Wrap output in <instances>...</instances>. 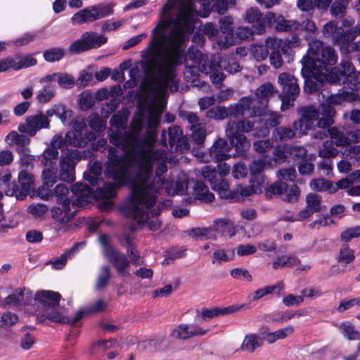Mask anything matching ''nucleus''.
Returning a JSON list of instances; mask_svg holds the SVG:
<instances>
[{"instance_id":"obj_28","label":"nucleus","mask_w":360,"mask_h":360,"mask_svg":"<svg viewBox=\"0 0 360 360\" xmlns=\"http://www.w3.org/2000/svg\"><path fill=\"white\" fill-rule=\"evenodd\" d=\"M46 114L49 117L56 115L59 117L64 125L70 126L73 121V112L68 109L63 104L58 103L53 105L50 109L46 110Z\"/></svg>"},{"instance_id":"obj_32","label":"nucleus","mask_w":360,"mask_h":360,"mask_svg":"<svg viewBox=\"0 0 360 360\" xmlns=\"http://www.w3.org/2000/svg\"><path fill=\"white\" fill-rule=\"evenodd\" d=\"M96 20H98V13L94 6H89L79 11L74 14L71 18L73 25L91 22Z\"/></svg>"},{"instance_id":"obj_27","label":"nucleus","mask_w":360,"mask_h":360,"mask_svg":"<svg viewBox=\"0 0 360 360\" xmlns=\"http://www.w3.org/2000/svg\"><path fill=\"white\" fill-rule=\"evenodd\" d=\"M61 295L58 292L51 290L38 291L34 295V300L41 303L45 309L53 307H58Z\"/></svg>"},{"instance_id":"obj_29","label":"nucleus","mask_w":360,"mask_h":360,"mask_svg":"<svg viewBox=\"0 0 360 360\" xmlns=\"http://www.w3.org/2000/svg\"><path fill=\"white\" fill-rule=\"evenodd\" d=\"M266 44L270 49L269 56L271 65L276 69L281 68L283 63L280 51L281 41H278L276 38H268Z\"/></svg>"},{"instance_id":"obj_35","label":"nucleus","mask_w":360,"mask_h":360,"mask_svg":"<svg viewBox=\"0 0 360 360\" xmlns=\"http://www.w3.org/2000/svg\"><path fill=\"white\" fill-rule=\"evenodd\" d=\"M219 24L220 31L223 33H227L224 39L219 40L217 42L218 48L223 50L232 45V43L229 41V34L233 31L231 18L229 16H224L219 20Z\"/></svg>"},{"instance_id":"obj_49","label":"nucleus","mask_w":360,"mask_h":360,"mask_svg":"<svg viewBox=\"0 0 360 360\" xmlns=\"http://www.w3.org/2000/svg\"><path fill=\"white\" fill-rule=\"evenodd\" d=\"M57 178L56 164L54 166H48L42 172L43 185L46 187H52L57 182Z\"/></svg>"},{"instance_id":"obj_23","label":"nucleus","mask_w":360,"mask_h":360,"mask_svg":"<svg viewBox=\"0 0 360 360\" xmlns=\"http://www.w3.org/2000/svg\"><path fill=\"white\" fill-rule=\"evenodd\" d=\"M51 82H56L58 86L64 89H70L75 84V79L72 75L62 72L47 75L39 80L40 83Z\"/></svg>"},{"instance_id":"obj_37","label":"nucleus","mask_w":360,"mask_h":360,"mask_svg":"<svg viewBox=\"0 0 360 360\" xmlns=\"http://www.w3.org/2000/svg\"><path fill=\"white\" fill-rule=\"evenodd\" d=\"M212 253L213 264L220 265L222 263L229 262L232 261L235 256L234 249H225L217 245Z\"/></svg>"},{"instance_id":"obj_18","label":"nucleus","mask_w":360,"mask_h":360,"mask_svg":"<svg viewBox=\"0 0 360 360\" xmlns=\"http://www.w3.org/2000/svg\"><path fill=\"white\" fill-rule=\"evenodd\" d=\"M253 98L250 96H243L240 98L237 103L243 117L257 118L261 121L262 117L265 115L264 106H259L258 104H252Z\"/></svg>"},{"instance_id":"obj_46","label":"nucleus","mask_w":360,"mask_h":360,"mask_svg":"<svg viewBox=\"0 0 360 360\" xmlns=\"http://www.w3.org/2000/svg\"><path fill=\"white\" fill-rule=\"evenodd\" d=\"M105 308V304L102 300H98L93 305L79 309L75 314L73 322H78L84 315L103 311Z\"/></svg>"},{"instance_id":"obj_13","label":"nucleus","mask_w":360,"mask_h":360,"mask_svg":"<svg viewBox=\"0 0 360 360\" xmlns=\"http://www.w3.org/2000/svg\"><path fill=\"white\" fill-rule=\"evenodd\" d=\"M338 82L336 84L341 85L348 83V90L358 94L360 89V72H356L352 63L346 59H342L338 68H335Z\"/></svg>"},{"instance_id":"obj_25","label":"nucleus","mask_w":360,"mask_h":360,"mask_svg":"<svg viewBox=\"0 0 360 360\" xmlns=\"http://www.w3.org/2000/svg\"><path fill=\"white\" fill-rule=\"evenodd\" d=\"M32 300V292L25 288H18L4 299V303L16 307L28 304Z\"/></svg>"},{"instance_id":"obj_24","label":"nucleus","mask_w":360,"mask_h":360,"mask_svg":"<svg viewBox=\"0 0 360 360\" xmlns=\"http://www.w3.org/2000/svg\"><path fill=\"white\" fill-rule=\"evenodd\" d=\"M62 207H54L51 209L52 218L57 223L59 229L63 227L75 216L77 210L73 211L70 209V205L67 204H60Z\"/></svg>"},{"instance_id":"obj_57","label":"nucleus","mask_w":360,"mask_h":360,"mask_svg":"<svg viewBox=\"0 0 360 360\" xmlns=\"http://www.w3.org/2000/svg\"><path fill=\"white\" fill-rule=\"evenodd\" d=\"M179 117L189 124L190 130L199 127L205 123L200 121L196 113L191 111H180Z\"/></svg>"},{"instance_id":"obj_48","label":"nucleus","mask_w":360,"mask_h":360,"mask_svg":"<svg viewBox=\"0 0 360 360\" xmlns=\"http://www.w3.org/2000/svg\"><path fill=\"white\" fill-rule=\"evenodd\" d=\"M300 260L294 255L280 256L272 262V268L277 270L280 268L290 267L299 264Z\"/></svg>"},{"instance_id":"obj_16","label":"nucleus","mask_w":360,"mask_h":360,"mask_svg":"<svg viewBox=\"0 0 360 360\" xmlns=\"http://www.w3.org/2000/svg\"><path fill=\"white\" fill-rule=\"evenodd\" d=\"M49 116L40 112L29 116L25 123L19 124L18 129L20 133L27 134L29 136H34L37 131L41 129H48L50 127Z\"/></svg>"},{"instance_id":"obj_2","label":"nucleus","mask_w":360,"mask_h":360,"mask_svg":"<svg viewBox=\"0 0 360 360\" xmlns=\"http://www.w3.org/2000/svg\"><path fill=\"white\" fill-rule=\"evenodd\" d=\"M158 137L155 131L134 137L123 155L117 154L113 146L108 148L105 175L117 182L118 186H129L130 195L120 205V212L127 218L143 225L148 222L159 190L164 184L162 175L167 172V153L156 149Z\"/></svg>"},{"instance_id":"obj_42","label":"nucleus","mask_w":360,"mask_h":360,"mask_svg":"<svg viewBox=\"0 0 360 360\" xmlns=\"http://www.w3.org/2000/svg\"><path fill=\"white\" fill-rule=\"evenodd\" d=\"M193 193L195 198L205 202H212L214 195L212 193L207 186L201 181H197L193 187Z\"/></svg>"},{"instance_id":"obj_10","label":"nucleus","mask_w":360,"mask_h":360,"mask_svg":"<svg viewBox=\"0 0 360 360\" xmlns=\"http://www.w3.org/2000/svg\"><path fill=\"white\" fill-rule=\"evenodd\" d=\"M98 240L103 247L104 255L108 257L110 262L112 264L117 274L123 276L127 275L128 274L127 269L130 265V262L127 257L124 253L113 248L110 243L108 235L100 233Z\"/></svg>"},{"instance_id":"obj_59","label":"nucleus","mask_w":360,"mask_h":360,"mask_svg":"<svg viewBox=\"0 0 360 360\" xmlns=\"http://www.w3.org/2000/svg\"><path fill=\"white\" fill-rule=\"evenodd\" d=\"M17 153L20 155V168L26 169H28L29 167L32 168L35 158L30 154V149L29 148L18 149Z\"/></svg>"},{"instance_id":"obj_30","label":"nucleus","mask_w":360,"mask_h":360,"mask_svg":"<svg viewBox=\"0 0 360 360\" xmlns=\"http://www.w3.org/2000/svg\"><path fill=\"white\" fill-rule=\"evenodd\" d=\"M57 307H53L46 308L41 316L38 315V319L44 318V319H48L51 322L58 323H69L70 325H75L77 322H73L75 315L72 317L63 316L57 310Z\"/></svg>"},{"instance_id":"obj_14","label":"nucleus","mask_w":360,"mask_h":360,"mask_svg":"<svg viewBox=\"0 0 360 360\" xmlns=\"http://www.w3.org/2000/svg\"><path fill=\"white\" fill-rule=\"evenodd\" d=\"M202 174L205 180L210 182L212 190L217 191L222 199L233 200L234 193L229 189V184L225 179L218 177L217 169L206 165L202 169Z\"/></svg>"},{"instance_id":"obj_1","label":"nucleus","mask_w":360,"mask_h":360,"mask_svg":"<svg viewBox=\"0 0 360 360\" xmlns=\"http://www.w3.org/2000/svg\"><path fill=\"white\" fill-rule=\"evenodd\" d=\"M158 137L155 131L134 137L123 155L117 154L113 146L108 148L105 175L117 182L118 186H129L130 195L120 205V212L127 218L143 225L148 222L159 190L164 184L162 175L167 172V153L156 149Z\"/></svg>"},{"instance_id":"obj_43","label":"nucleus","mask_w":360,"mask_h":360,"mask_svg":"<svg viewBox=\"0 0 360 360\" xmlns=\"http://www.w3.org/2000/svg\"><path fill=\"white\" fill-rule=\"evenodd\" d=\"M84 245V243H77L71 248L67 250L60 257L56 258L53 261L51 262L53 269L56 270H60L63 269L66 264L68 259L70 258L72 255L77 252L79 247L82 248Z\"/></svg>"},{"instance_id":"obj_9","label":"nucleus","mask_w":360,"mask_h":360,"mask_svg":"<svg viewBox=\"0 0 360 360\" xmlns=\"http://www.w3.org/2000/svg\"><path fill=\"white\" fill-rule=\"evenodd\" d=\"M278 80L282 87L279 94L282 101L281 109L284 111L294 105V101L300 94V89L296 78L289 73L280 74Z\"/></svg>"},{"instance_id":"obj_52","label":"nucleus","mask_w":360,"mask_h":360,"mask_svg":"<svg viewBox=\"0 0 360 360\" xmlns=\"http://www.w3.org/2000/svg\"><path fill=\"white\" fill-rule=\"evenodd\" d=\"M310 187L313 191L318 192L328 191L330 193H335V189H333V182L325 179H316L310 182Z\"/></svg>"},{"instance_id":"obj_5","label":"nucleus","mask_w":360,"mask_h":360,"mask_svg":"<svg viewBox=\"0 0 360 360\" xmlns=\"http://www.w3.org/2000/svg\"><path fill=\"white\" fill-rule=\"evenodd\" d=\"M243 118L238 122H229L226 128V135L231 145L236 149V154L233 155L237 156H244L250 146L247 138L242 133L257 129L259 127H255V124L262 122V120L259 121L257 118Z\"/></svg>"},{"instance_id":"obj_41","label":"nucleus","mask_w":360,"mask_h":360,"mask_svg":"<svg viewBox=\"0 0 360 360\" xmlns=\"http://www.w3.org/2000/svg\"><path fill=\"white\" fill-rule=\"evenodd\" d=\"M5 141L9 145H16V151L20 148H27V145L30 142L28 136L24 134H20L15 131L9 132L5 138Z\"/></svg>"},{"instance_id":"obj_64","label":"nucleus","mask_w":360,"mask_h":360,"mask_svg":"<svg viewBox=\"0 0 360 360\" xmlns=\"http://www.w3.org/2000/svg\"><path fill=\"white\" fill-rule=\"evenodd\" d=\"M110 276V267L108 266H102L96 283V289L101 290L105 288L109 282Z\"/></svg>"},{"instance_id":"obj_50","label":"nucleus","mask_w":360,"mask_h":360,"mask_svg":"<svg viewBox=\"0 0 360 360\" xmlns=\"http://www.w3.org/2000/svg\"><path fill=\"white\" fill-rule=\"evenodd\" d=\"M54 194L56 197L58 204H71V195L68 186L63 184H58L54 189Z\"/></svg>"},{"instance_id":"obj_55","label":"nucleus","mask_w":360,"mask_h":360,"mask_svg":"<svg viewBox=\"0 0 360 360\" xmlns=\"http://www.w3.org/2000/svg\"><path fill=\"white\" fill-rule=\"evenodd\" d=\"M65 53L63 48L53 47L44 51L43 56L46 61L55 63L60 60L64 57Z\"/></svg>"},{"instance_id":"obj_26","label":"nucleus","mask_w":360,"mask_h":360,"mask_svg":"<svg viewBox=\"0 0 360 360\" xmlns=\"http://www.w3.org/2000/svg\"><path fill=\"white\" fill-rule=\"evenodd\" d=\"M266 165H270V162L267 160V155H262L260 158L254 160L250 165V173L251 179L257 184H264L265 182V176L263 175V170Z\"/></svg>"},{"instance_id":"obj_15","label":"nucleus","mask_w":360,"mask_h":360,"mask_svg":"<svg viewBox=\"0 0 360 360\" xmlns=\"http://www.w3.org/2000/svg\"><path fill=\"white\" fill-rule=\"evenodd\" d=\"M245 22L252 24L257 34H262L266 31V27H271L275 20V13L268 12L263 15L257 8H250L246 11Z\"/></svg>"},{"instance_id":"obj_17","label":"nucleus","mask_w":360,"mask_h":360,"mask_svg":"<svg viewBox=\"0 0 360 360\" xmlns=\"http://www.w3.org/2000/svg\"><path fill=\"white\" fill-rule=\"evenodd\" d=\"M231 146L223 139L216 140L209 149L207 157H202L203 161L214 162H222L231 157L229 153Z\"/></svg>"},{"instance_id":"obj_53","label":"nucleus","mask_w":360,"mask_h":360,"mask_svg":"<svg viewBox=\"0 0 360 360\" xmlns=\"http://www.w3.org/2000/svg\"><path fill=\"white\" fill-rule=\"evenodd\" d=\"M288 186L286 183L278 181L271 184L265 189V195L266 198H271L274 195H280L287 192Z\"/></svg>"},{"instance_id":"obj_21","label":"nucleus","mask_w":360,"mask_h":360,"mask_svg":"<svg viewBox=\"0 0 360 360\" xmlns=\"http://www.w3.org/2000/svg\"><path fill=\"white\" fill-rule=\"evenodd\" d=\"M71 205L82 206L93 195L94 190L89 185L77 182L70 186Z\"/></svg>"},{"instance_id":"obj_34","label":"nucleus","mask_w":360,"mask_h":360,"mask_svg":"<svg viewBox=\"0 0 360 360\" xmlns=\"http://www.w3.org/2000/svg\"><path fill=\"white\" fill-rule=\"evenodd\" d=\"M212 229L225 237L231 238L236 234V228L233 223L226 219L215 220Z\"/></svg>"},{"instance_id":"obj_6","label":"nucleus","mask_w":360,"mask_h":360,"mask_svg":"<svg viewBox=\"0 0 360 360\" xmlns=\"http://www.w3.org/2000/svg\"><path fill=\"white\" fill-rule=\"evenodd\" d=\"M11 174L9 170H0V186L8 185L5 194L15 196L17 200H24L34 186V176L28 169H21L18 176V183L10 184Z\"/></svg>"},{"instance_id":"obj_36","label":"nucleus","mask_w":360,"mask_h":360,"mask_svg":"<svg viewBox=\"0 0 360 360\" xmlns=\"http://www.w3.org/2000/svg\"><path fill=\"white\" fill-rule=\"evenodd\" d=\"M102 170V164L96 161L90 166L88 172H84V179L91 186H98L102 181L101 178Z\"/></svg>"},{"instance_id":"obj_31","label":"nucleus","mask_w":360,"mask_h":360,"mask_svg":"<svg viewBox=\"0 0 360 360\" xmlns=\"http://www.w3.org/2000/svg\"><path fill=\"white\" fill-rule=\"evenodd\" d=\"M359 98V94L349 91L345 86H343L338 91V94L329 96L326 99V102L332 105L340 104L343 101H356Z\"/></svg>"},{"instance_id":"obj_8","label":"nucleus","mask_w":360,"mask_h":360,"mask_svg":"<svg viewBox=\"0 0 360 360\" xmlns=\"http://www.w3.org/2000/svg\"><path fill=\"white\" fill-rule=\"evenodd\" d=\"M160 144L172 153H184L189 150L188 140L179 126L175 125L163 129L160 135Z\"/></svg>"},{"instance_id":"obj_40","label":"nucleus","mask_w":360,"mask_h":360,"mask_svg":"<svg viewBox=\"0 0 360 360\" xmlns=\"http://www.w3.org/2000/svg\"><path fill=\"white\" fill-rule=\"evenodd\" d=\"M66 136L69 140H73V141L70 143L73 145V146L77 148H84L88 144L89 142L95 141L96 139V134L93 131H87L85 133L84 137L82 135L80 137H78L75 132L70 131L66 133Z\"/></svg>"},{"instance_id":"obj_11","label":"nucleus","mask_w":360,"mask_h":360,"mask_svg":"<svg viewBox=\"0 0 360 360\" xmlns=\"http://www.w3.org/2000/svg\"><path fill=\"white\" fill-rule=\"evenodd\" d=\"M107 41L108 37L103 34H98L93 31L86 32L79 39L70 44L68 50L72 54H80L91 49L100 48Z\"/></svg>"},{"instance_id":"obj_4","label":"nucleus","mask_w":360,"mask_h":360,"mask_svg":"<svg viewBox=\"0 0 360 360\" xmlns=\"http://www.w3.org/2000/svg\"><path fill=\"white\" fill-rule=\"evenodd\" d=\"M337 61L338 54L333 47H324L319 40L311 41L306 55L301 60L304 91L309 94L317 92L325 82L336 84L338 76L335 68H331Z\"/></svg>"},{"instance_id":"obj_39","label":"nucleus","mask_w":360,"mask_h":360,"mask_svg":"<svg viewBox=\"0 0 360 360\" xmlns=\"http://www.w3.org/2000/svg\"><path fill=\"white\" fill-rule=\"evenodd\" d=\"M263 345L262 336L257 333H250L245 336L240 346V350L252 353L257 347Z\"/></svg>"},{"instance_id":"obj_19","label":"nucleus","mask_w":360,"mask_h":360,"mask_svg":"<svg viewBox=\"0 0 360 360\" xmlns=\"http://www.w3.org/2000/svg\"><path fill=\"white\" fill-rule=\"evenodd\" d=\"M208 331V328H201L196 323H181L172 330L171 335L175 339L186 340L193 337L202 336Z\"/></svg>"},{"instance_id":"obj_51","label":"nucleus","mask_w":360,"mask_h":360,"mask_svg":"<svg viewBox=\"0 0 360 360\" xmlns=\"http://www.w3.org/2000/svg\"><path fill=\"white\" fill-rule=\"evenodd\" d=\"M56 94V91L55 86L51 84H48L38 92L36 98L39 103H49Z\"/></svg>"},{"instance_id":"obj_3","label":"nucleus","mask_w":360,"mask_h":360,"mask_svg":"<svg viewBox=\"0 0 360 360\" xmlns=\"http://www.w3.org/2000/svg\"><path fill=\"white\" fill-rule=\"evenodd\" d=\"M169 7L165 4L161 13V19L152 30V40L148 46L151 52L150 59L141 62L145 75H151L156 87L161 91H178L174 68L160 46L165 44L167 50L180 52L188 37L186 31L193 30L196 20L195 10L192 0H181L174 18H165Z\"/></svg>"},{"instance_id":"obj_33","label":"nucleus","mask_w":360,"mask_h":360,"mask_svg":"<svg viewBox=\"0 0 360 360\" xmlns=\"http://www.w3.org/2000/svg\"><path fill=\"white\" fill-rule=\"evenodd\" d=\"M274 93V86L269 83H264L260 85L255 91L257 103L259 106H264V113L266 112V107L269 98Z\"/></svg>"},{"instance_id":"obj_12","label":"nucleus","mask_w":360,"mask_h":360,"mask_svg":"<svg viewBox=\"0 0 360 360\" xmlns=\"http://www.w3.org/2000/svg\"><path fill=\"white\" fill-rule=\"evenodd\" d=\"M83 155L78 150H68L64 157L60 160L58 177L60 181L72 182L75 179V167L82 158L86 159L87 155Z\"/></svg>"},{"instance_id":"obj_20","label":"nucleus","mask_w":360,"mask_h":360,"mask_svg":"<svg viewBox=\"0 0 360 360\" xmlns=\"http://www.w3.org/2000/svg\"><path fill=\"white\" fill-rule=\"evenodd\" d=\"M302 118L295 121L294 129L301 134H306V130L311 128V122L316 120L319 116V111L314 106H304L300 109Z\"/></svg>"},{"instance_id":"obj_61","label":"nucleus","mask_w":360,"mask_h":360,"mask_svg":"<svg viewBox=\"0 0 360 360\" xmlns=\"http://www.w3.org/2000/svg\"><path fill=\"white\" fill-rule=\"evenodd\" d=\"M338 154V150L335 148L333 141L323 142L319 150V156L324 159L334 158Z\"/></svg>"},{"instance_id":"obj_45","label":"nucleus","mask_w":360,"mask_h":360,"mask_svg":"<svg viewBox=\"0 0 360 360\" xmlns=\"http://www.w3.org/2000/svg\"><path fill=\"white\" fill-rule=\"evenodd\" d=\"M276 23V29L278 32H291L296 30L300 27V23L295 20H288L282 15L276 16L275 14V20L273 24Z\"/></svg>"},{"instance_id":"obj_47","label":"nucleus","mask_w":360,"mask_h":360,"mask_svg":"<svg viewBox=\"0 0 360 360\" xmlns=\"http://www.w3.org/2000/svg\"><path fill=\"white\" fill-rule=\"evenodd\" d=\"M118 186L117 182L104 183L102 187H98L95 192V196L101 199H108L115 197L116 188H121Z\"/></svg>"},{"instance_id":"obj_54","label":"nucleus","mask_w":360,"mask_h":360,"mask_svg":"<svg viewBox=\"0 0 360 360\" xmlns=\"http://www.w3.org/2000/svg\"><path fill=\"white\" fill-rule=\"evenodd\" d=\"M262 126L260 127L259 134L257 135L266 136L269 133V127H276L280 124V117L275 113H271L269 118L266 120L262 119L261 123Z\"/></svg>"},{"instance_id":"obj_60","label":"nucleus","mask_w":360,"mask_h":360,"mask_svg":"<svg viewBox=\"0 0 360 360\" xmlns=\"http://www.w3.org/2000/svg\"><path fill=\"white\" fill-rule=\"evenodd\" d=\"M185 59L186 60H191L194 65H202L205 61H211L212 60H209L206 56L202 54L201 51L198 49H195L193 48H189L186 56Z\"/></svg>"},{"instance_id":"obj_22","label":"nucleus","mask_w":360,"mask_h":360,"mask_svg":"<svg viewBox=\"0 0 360 360\" xmlns=\"http://www.w3.org/2000/svg\"><path fill=\"white\" fill-rule=\"evenodd\" d=\"M202 72L210 75V79L217 88L222 86V82L226 76L221 72L220 64L215 60L205 61L202 65Z\"/></svg>"},{"instance_id":"obj_44","label":"nucleus","mask_w":360,"mask_h":360,"mask_svg":"<svg viewBox=\"0 0 360 360\" xmlns=\"http://www.w3.org/2000/svg\"><path fill=\"white\" fill-rule=\"evenodd\" d=\"M284 285L282 283H278L272 285H266L264 288L256 290L252 294V300L257 301L263 297L276 292L278 295H280L281 292L283 290Z\"/></svg>"},{"instance_id":"obj_7","label":"nucleus","mask_w":360,"mask_h":360,"mask_svg":"<svg viewBox=\"0 0 360 360\" xmlns=\"http://www.w3.org/2000/svg\"><path fill=\"white\" fill-rule=\"evenodd\" d=\"M323 33L326 38L330 39L335 45L340 46V52L347 59L353 41L356 39V26L344 28L330 22L324 25Z\"/></svg>"},{"instance_id":"obj_62","label":"nucleus","mask_w":360,"mask_h":360,"mask_svg":"<svg viewBox=\"0 0 360 360\" xmlns=\"http://www.w3.org/2000/svg\"><path fill=\"white\" fill-rule=\"evenodd\" d=\"M340 328L342 333L349 340L360 339V333L355 329V326L350 322L346 321L340 324Z\"/></svg>"},{"instance_id":"obj_38","label":"nucleus","mask_w":360,"mask_h":360,"mask_svg":"<svg viewBox=\"0 0 360 360\" xmlns=\"http://www.w3.org/2000/svg\"><path fill=\"white\" fill-rule=\"evenodd\" d=\"M347 135H344L343 132L339 130L337 127H332L329 129L327 132L329 136L334 139V144L337 146H346L350 143L352 140V134L355 131L354 130H347Z\"/></svg>"},{"instance_id":"obj_58","label":"nucleus","mask_w":360,"mask_h":360,"mask_svg":"<svg viewBox=\"0 0 360 360\" xmlns=\"http://www.w3.org/2000/svg\"><path fill=\"white\" fill-rule=\"evenodd\" d=\"M205 115L209 120H223L228 117V111L224 106H214L207 110Z\"/></svg>"},{"instance_id":"obj_63","label":"nucleus","mask_w":360,"mask_h":360,"mask_svg":"<svg viewBox=\"0 0 360 360\" xmlns=\"http://www.w3.org/2000/svg\"><path fill=\"white\" fill-rule=\"evenodd\" d=\"M270 52L266 41L265 44H257L252 48V54L254 58L257 61H262L267 58Z\"/></svg>"},{"instance_id":"obj_56","label":"nucleus","mask_w":360,"mask_h":360,"mask_svg":"<svg viewBox=\"0 0 360 360\" xmlns=\"http://www.w3.org/2000/svg\"><path fill=\"white\" fill-rule=\"evenodd\" d=\"M296 131L294 127H280L276 128L273 131V136L276 141H283L292 139Z\"/></svg>"}]
</instances>
